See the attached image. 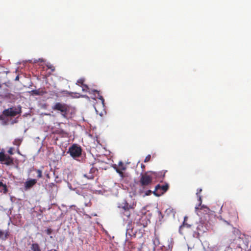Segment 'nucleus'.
<instances>
[{
    "mask_svg": "<svg viewBox=\"0 0 251 251\" xmlns=\"http://www.w3.org/2000/svg\"><path fill=\"white\" fill-rule=\"evenodd\" d=\"M153 179L151 172L142 174L139 180L140 185L144 189L150 188V186L151 185Z\"/></svg>",
    "mask_w": 251,
    "mask_h": 251,
    "instance_id": "nucleus-1",
    "label": "nucleus"
},
{
    "mask_svg": "<svg viewBox=\"0 0 251 251\" xmlns=\"http://www.w3.org/2000/svg\"><path fill=\"white\" fill-rule=\"evenodd\" d=\"M70 106L64 103L56 102L52 106V109L55 111H60L64 118H66L70 110Z\"/></svg>",
    "mask_w": 251,
    "mask_h": 251,
    "instance_id": "nucleus-2",
    "label": "nucleus"
},
{
    "mask_svg": "<svg viewBox=\"0 0 251 251\" xmlns=\"http://www.w3.org/2000/svg\"><path fill=\"white\" fill-rule=\"evenodd\" d=\"M22 112L21 106L19 105L17 107H12L3 110V114L7 117H14L17 115L20 114Z\"/></svg>",
    "mask_w": 251,
    "mask_h": 251,
    "instance_id": "nucleus-3",
    "label": "nucleus"
},
{
    "mask_svg": "<svg viewBox=\"0 0 251 251\" xmlns=\"http://www.w3.org/2000/svg\"><path fill=\"white\" fill-rule=\"evenodd\" d=\"M69 152L73 158L78 157L81 155L82 150L80 146L74 144L69 148Z\"/></svg>",
    "mask_w": 251,
    "mask_h": 251,
    "instance_id": "nucleus-4",
    "label": "nucleus"
},
{
    "mask_svg": "<svg viewBox=\"0 0 251 251\" xmlns=\"http://www.w3.org/2000/svg\"><path fill=\"white\" fill-rule=\"evenodd\" d=\"M169 189V185L166 183L165 185H160V184L157 185L154 190L153 191V194L156 196H160L165 193Z\"/></svg>",
    "mask_w": 251,
    "mask_h": 251,
    "instance_id": "nucleus-5",
    "label": "nucleus"
},
{
    "mask_svg": "<svg viewBox=\"0 0 251 251\" xmlns=\"http://www.w3.org/2000/svg\"><path fill=\"white\" fill-rule=\"evenodd\" d=\"M0 161L6 165H10L13 163V159L9 155L4 154L2 151L0 152Z\"/></svg>",
    "mask_w": 251,
    "mask_h": 251,
    "instance_id": "nucleus-6",
    "label": "nucleus"
},
{
    "mask_svg": "<svg viewBox=\"0 0 251 251\" xmlns=\"http://www.w3.org/2000/svg\"><path fill=\"white\" fill-rule=\"evenodd\" d=\"M167 172V170H163L160 172H151V173L153 179H155L158 181L162 182Z\"/></svg>",
    "mask_w": 251,
    "mask_h": 251,
    "instance_id": "nucleus-7",
    "label": "nucleus"
},
{
    "mask_svg": "<svg viewBox=\"0 0 251 251\" xmlns=\"http://www.w3.org/2000/svg\"><path fill=\"white\" fill-rule=\"evenodd\" d=\"M37 179H28L25 183V190H27L32 188L37 183Z\"/></svg>",
    "mask_w": 251,
    "mask_h": 251,
    "instance_id": "nucleus-8",
    "label": "nucleus"
},
{
    "mask_svg": "<svg viewBox=\"0 0 251 251\" xmlns=\"http://www.w3.org/2000/svg\"><path fill=\"white\" fill-rule=\"evenodd\" d=\"M230 209L228 210V213L229 216L234 221H236L238 219V214L234 208H233L230 205H229Z\"/></svg>",
    "mask_w": 251,
    "mask_h": 251,
    "instance_id": "nucleus-9",
    "label": "nucleus"
},
{
    "mask_svg": "<svg viewBox=\"0 0 251 251\" xmlns=\"http://www.w3.org/2000/svg\"><path fill=\"white\" fill-rule=\"evenodd\" d=\"M97 171V168L93 167L90 169L89 174H84L83 176L88 179H93L94 178V174Z\"/></svg>",
    "mask_w": 251,
    "mask_h": 251,
    "instance_id": "nucleus-10",
    "label": "nucleus"
},
{
    "mask_svg": "<svg viewBox=\"0 0 251 251\" xmlns=\"http://www.w3.org/2000/svg\"><path fill=\"white\" fill-rule=\"evenodd\" d=\"M201 191H202L201 188H199L197 190L196 195H197V197L198 198V200L199 201V204L198 206L195 207V209L196 210L198 209H201L202 207H204L203 206H201V208L200 207L201 206V202H202L201 196L200 195Z\"/></svg>",
    "mask_w": 251,
    "mask_h": 251,
    "instance_id": "nucleus-11",
    "label": "nucleus"
},
{
    "mask_svg": "<svg viewBox=\"0 0 251 251\" xmlns=\"http://www.w3.org/2000/svg\"><path fill=\"white\" fill-rule=\"evenodd\" d=\"M121 206L125 211H129L130 209H134V205H130L126 201H125L124 202H123L121 204Z\"/></svg>",
    "mask_w": 251,
    "mask_h": 251,
    "instance_id": "nucleus-12",
    "label": "nucleus"
},
{
    "mask_svg": "<svg viewBox=\"0 0 251 251\" xmlns=\"http://www.w3.org/2000/svg\"><path fill=\"white\" fill-rule=\"evenodd\" d=\"M9 235V232L8 231H6L4 232L1 230H0V239L2 240H6Z\"/></svg>",
    "mask_w": 251,
    "mask_h": 251,
    "instance_id": "nucleus-13",
    "label": "nucleus"
},
{
    "mask_svg": "<svg viewBox=\"0 0 251 251\" xmlns=\"http://www.w3.org/2000/svg\"><path fill=\"white\" fill-rule=\"evenodd\" d=\"M32 251H42L38 243H33L30 247Z\"/></svg>",
    "mask_w": 251,
    "mask_h": 251,
    "instance_id": "nucleus-14",
    "label": "nucleus"
},
{
    "mask_svg": "<svg viewBox=\"0 0 251 251\" xmlns=\"http://www.w3.org/2000/svg\"><path fill=\"white\" fill-rule=\"evenodd\" d=\"M1 187H2L1 191H3L4 193H6L7 192V189L6 184H4L1 181H0V188Z\"/></svg>",
    "mask_w": 251,
    "mask_h": 251,
    "instance_id": "nucleus-15",
    "label": "nucleus"
},
{
    "mask_svg": "<svg viewBox=\"0 0 251 251\" xmlns=\"http://www.w3.org/2000/svg\"><path fill=\"white\" fill-rule=\"evenodd\" d=\"M117 168H120L122 170H126V167L122 161H120L119 162L118 167Z\"/></svg>",
    "mask_w": 251,
    "mask_h": 251,
    "instance_id": "nucleus-16",
    "label": "nucleus"
},
{
    "mask_svg": "<svg viewBox=\"0 0 251 251\" xmlns=\"http://www.w3.org/2000/svg\"><path fill=\"white\" fill-rule=\"evenodd\" d=\"M22 142V139H16L14 140V141L13 142V144L19 147L21 145Z\"/></svg>",
    "mask_w": 251,
    "mask_h": 251,
    "instance_id": "nucleus-17",
    "label": "nucleus"
},
{
    "mask_svg": "<svg viewBox=\"0 0 251 251\" xmlns=\"http://www.w3.org/2000/svg\"><path fill=\"white\" fill-rule=\"evenodd\" d=\"M35 171L37 174V178H40L42 177V171L39 169H35Z\"/></svg>",
    "mask_w": 251,
    "mask_h": 251,
    "instance_id": "nucleus-18",
    "label": "nucleus"
},
{
    "mask_svg": "<svg viewBox=\"0 0 251 251\" xmlns=\"http://www.w3.org/2000/svg\"><path fill=\"white\" fill-rule=\"evenodd\" d=\"M88 89H89V88L87 85L84 84V85H83V86H82V90L83 92H88Z\"/></svg>",
    "mask_w": 251,
    "mask_h": 251,
    "instance_id": "nucleus-19",
    "label": "nucleus"
},
{
    "mask_svg": "<svg viewBox=\"0 0 251 251\" xmlns=\"http://www.w3.org/2000/svg\"><path fill=\"white\" fill-rule=\"evenodd\" d=\"M115 169H116V172H117V173H118V174H119L121 176H123V175H124V174H123V171L124 170H121V169H120V168H115Z\"/></svg>",
    "mask_w": 251,
    "mask_h": 251,
    "instance_id": "nucleus-20",
    "label": "nucleus"
},
{
    "mask_svg": "<svg viewBox=\"0 0 251 251\" xmlns=\"http://www.w3.org/2000/svg\"><path fill=\"white\" fill-rule=\"evenodd\" d=\"M151 155L150 154L148 155L146 157V158H145V159L144 160V162H149L151 160Z\"/></svg>",
    "mask_w": 251,
    "mask_h": 251,
    "instance_id": "nucleus-21",
    "label": "nucleus"
},
{
    "mask_svg": "<svg viewBox=\"0 0 251 251\" xmlns=\"http://www.w3.org/2000/svg\"><path fill=\"white\" fill-rule=\"evenodd\" d=\"M84 82V79H83V78H80V79H78V80H77V83L80 84H81V85H82V86H83V85H84V84H83Z\"/></svg>",
    "mask_w": 251,
    "mask_h": 251,
    "instance_id": "nucleus-22",
    "label": "nucleus"
},
{
    "mask_svg": "<svg viewBox=\"0 0 251 251\" xmlns=\"http://www.w3.org/2000/svg\"><path fill=\"white\" fill-rule=\"evenodd\" d=\"M46 232L48 235H50L52 232V229L49 228L46 230Z\"/></svg>",
    "mask_w": 251,
    "mask_h": 251,
    "instance_id": "nucleus-23",
    "label": "nucleus"
},
{
    "mask_svg": "<svg viewBox=\"0 0 251 251\" xmlns=\"http://www.w3.org/2000/svg\"><path fill=\"white\" fill-rule=\"evenodd\" d=\"M151 193H153V192L151 190H148L145 192V196H149L151 195Z\"/></svg>",
    "mask_w": 251,
    "mask_h": 251,
    "instance_id": "nucleus-24",
    "label": "nucleus"
},
{
    "mask_svg": "<svg viewBox=\"0 0 251 251\" xmlns=\"http://www.w3.org/2000/svg\"><path fill=\"white\" fill-rule=\"evenodd\" d=\"M124 215L126 216L127 217H129L130 215V210L128 211H125Z\"/></svg>",
    "mask_w": 251,
    "mask_h": 251,
    "instance_id": "nucleus-25",
    "label": "nucleus"
},
{
    "mask_svg": "<svg viewBox=\"0 0 251 251\" xmlns=\"http://www.w3.org/2000/svg\"><path fill=\"white\" fill-rule=\"evenodd\" d=\"M8 152L10 154H11V155L13 154V153H13V149H12V148H10V149H9V150L8 151Z\"/></svg>",
    "mask_w": 251,
    "mask_h": 251,
    "instance_id": "nucleus-26",
    "label": "nucleus"
},
{
    "mask_svg": "<svg viewBox=\"0 0 251 251\" xmlns=\"http://www.w3.org/2000/svg\"><path fill=\"white\" fill-rule=\"evenodd\" d=\"M99 99H100V100H101L102 103L104 102V100L103 98L102 97V96H100V97H99Z\"/></svg>",
    "mask_w": 251,
    "mask_h": 251,
    "instance_id": "nucleus-27",
    "label": "nucleus"
},
{
    "mask_svg": "<svg viewBox=\"0 0 251 251\" xmlns=\"http://www.w3.org/2000/svg\"><path fill=\"white\" fill-rule=\"evenodd\" d=\"M184 225H186V226L187 227H190L191 226L190 225H188L187 224H185L184 222H183V226H184Z\"/></svg>",
    "mask_w": 251,
    "mask_h": 251,
    "instance_id": "nucleus-28",
    "label": "nucleus"
},
{
    "mask_svg": "<svg viewBox=\"0 0 251 251\" xmlns=\"http://www.w3.org/2000/svg\"><path fill=\"white\" fill-rule=\"evenodd\" d=\"M226 206V203H225V204H223L222 206V208H224V207Z\"/></svg>",
    "mask_w": 251,
    "mask_h": 251,
    "instance_id": "nucleus-29",
    "label": "nucleus"
},
{
    "mask_svg": "<svg viewBox=\"0 0 251 251\" xmlns=\"http://www.w3.org/2000/svg\"><path fill=\"white\" fill-rule=\"evenodd\" d=\"M237 247L239 248H242L241 247V246L240 244H239L238 246H237Z\"/></svg>",
    "mask_w": 251,
    "mask_h": 251,
    "instance_id": "nucleus-30",
    "label": "nucleus"
},
{
    "mask_svg": "<svg viewBox=\"0 0 251 251\" xmlns=\"http://www.w3.org/2000/svg\"><path fill=\"white\" fill-rule=\"evenodd\" d=\"M93 91H94V92H96V93H97L98 94H99V91H97V90H94Z\"/></svg>",
    "mask_w": 251,
    "mask_h": 251,
    "instance_id": "nucleus-31",
    "label": "nucleus"
},
{
    "mask_svg": "<svg viewBox=\"0 0 251 251\" xmlns=\"http://www.w3.org/2000/svg\"><path fill=\"white\" fill-rule=\"evenodd\" d=\"M18 79H19V76H17L16 77V78H15V80H18Z\"/></svg>",
    "mask_w": 251,
    "mask_h": 251,
    "instance_id": "nucleus-32",
    "label": "nucleus"
},
{
    "mask_svg": "<svg viewBox=\"0 0 251 251\" xmlns=\"http://www.w3.org/2000/svg\"><path fill=\"white\" fill-rule=\"evenodd\" d=\"M141 167H142V168H145V165H143V164H142V165H141Z\"/></svg>",
    "mask_w": 251,
    "mask_h": 251,
    "instance_id": "nucleus-33",
    "label": "nucleus"
},
{
    "mask_svg": "<svg viewBox=\"0 0 251 251\" xmlns=\"http://www.w3.org/2000/svg\"><path fill=\"white\" fill-rule=\"evenodd\" d=\"M241 240V238H239L238 239V240L240 241Z\"/></svg>",
    "mask_w": 251,
    "mask_h": 251,
    "instance_id": "nucleus-34",
    "label": "nucleus"
},
{
    "mask_svg": "<svg viewBox=\"0 0 251 251\" xmlns=\"http://www.w3.org/2000/svg\"><path fill=\"white\" fill-rule=\"evenodd\" d=\"M34 94H38V93H37V92H34Z\"/></svg>",
    "mask_w": 251,
    "mask_h": 251,
    "instance_id": "nucleus-35",
    "label": "nucleus"
},
{
    "mask_svg": "<svg viewBox=\"0 0 251 251\" xmlns=\"http://www.w3.org/2000/svg\"><path fill=\"white\" fill-rule=\"evenodd\" d=\"M2 118H1V116H0V120H1Z\"/></svg>",
    "mask_w": 251,
    "mask_h": 251,
    "instance_id": "nucleus-36",
    "label": "nucleus"
},
{
    "mask_svg": "<svg viewBox=\"0 0 251 251\" xmlns=\"http://www.w3.org/2000/svg\"><path fill=\"white\" fill-rule=\"evenodd\" d=\"M205 208L208 210V208L207 207H205Z\"/></svg>",
    "mask_w": 251,
    "mask_h": 251,
    "instance_id": "nucleus-37",
    "label": "nucleus"
}]
</instances>
